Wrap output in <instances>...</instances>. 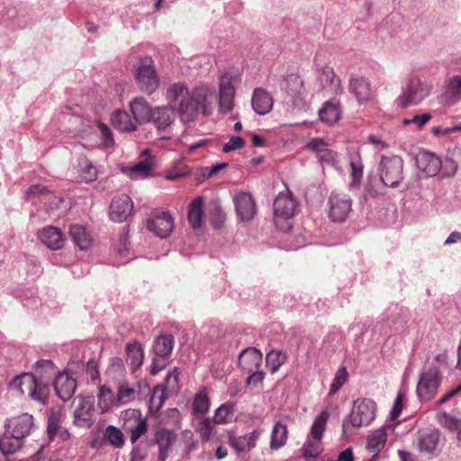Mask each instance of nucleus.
<instances>
[{"instance_id":"9d476101","label":"nucleus","mask_w":461,"mask_h":461,"mask_svg":"<svg viewBox=\"0 0 461 461\" xmlns=\"http://www.w3.org/2000/svg\"><path fill=\"white\" fill-rule=\"evenodd\" d=\"M282 88L291 98L294 107L303 108L305 102V89L303 80L296 74H290L285 78Z\"/></svg>"},{"instance_id":"393cba45","label":"nucleus","mask_w":461,"mask_h":461,"mask_svg":"<svg viewBox=\"0 0 461 461\" xmlns=\"http://www.w3.org/2000/svg\"><path fill=\"white\" fill-rule=\"evenodd\" d=\"M150 120L158 130H164L170 126L175 120L174 108L157 107L153 110Z\"/></svg>"},{"instance_id":"1a4fd4ad","label":"nucleus","mask_w":461,"mask_h":461,"mask_svg":"<svg viewBox=\"0 0 461 461\" xmlns=\"http://www.w3.org/2000/svg\"><path fill=\"white\" fill-rule=\"evenodd\" d=\"M147 228L156 236L166 239L174 229V220L170 213L163 211L154 212L147 222Z\"/></svg>"},{"instance_id":"e2e57ef3","label":"nucleus","mask_w":461,"mask_h":461,"mask_svg":"<svg viewBox=\"0 0 461 461\" xmlns=\"http://www.w3.org/2000/svg\"><path fill=\"white\" fill-rule=\"evenodd\" d=\"M403 394L402 393H398L391 411V417L393 420H396L400 416L403 407Z\"/></svg>"},{"instance_id":"2f4dec72","label":"nucleus","mask_w":461,"mask_h":461,"mask_svg":"<svg viewBox=\"0 0 461 461\" xmlns=\"http://www.w3.org/2000/svg\"><path fill=\"white\" fill-rule=\"evenodd\" d=\"M174 346L172 335L159 336L154 342L153 351L156 357L166 358L170 356Z\"/></svg>"},{"instance_id":"f8f14e48","label":"nucleus","mask_w":461,"mask_h":461,"mask_svg":"<svg viewBox=\"0 0 461 461\" xmlns=\"http://www.w3.org/2000/svg\"><path fill=\"white\" fill-rule=\"evenodd\" d=\"M154 170L155 159L154 157L149 155L133 166L122 167V172L131 179H143L151 177L154 176Z\"/></svg>"},{"instance_id":"f03ea898","label":"nucleus","mask_w":461,"mask_h":461,"mask_svg":"<svg viewBox=\"0 0 461 461\" xmlns=\"http://www.w3.org/2000/svg\"><path fill=\"white\" fill-rule=\"evenodd\" d=\"M10 386L14 389H19L21 393L27 394L32 400L41 404H46L48 401L50 394L49 385L42 381H39L31 373H23L14 377L11 381Z\"/></svg>"},{"instance_id":"c9c22d12","label":"nucleus","mask_w":461,"mask_h":461,"mask_svg":"<svg viewBox=\"0 0 461 461\" xmlns=\"http://www.w3.org/2000/svg\"><path fill=\"white\" fill-rule=\"evenodd\" d=\"M203 203H189L187 219L190 226L194 230H198L202 227L203 220Z\"/></svg>"},{"instance_id":"473e14b6","label":"nucleus","mask_w":461,"mask_h":461,"mask_svg":"<svg viewBox=\"0 0 461 461\" xmlns=\"http://www.w3.org/2000/svg\"><path fill=\"white\" fill-rule=\"evenodd\" d=\"M133 211V203H111L109 216L113 221L122 222L128 220Z\"/></svg>"},{"instance_id":"4468645a","label":"nucleus","mask_w":461,"mask_h":461,"mask_svg":"<svg viewBox=\"0 0 461 461\" xmlns=\"http://www.w3.org/2000/svg\"><path fill=\"white\" fill-rule=\"evenodd\" d=\"M418 168L427 176H435L441 169V159L431 152H420L416 157Z\"/></svg>"},{"instance_id":"a19ab883","label":"nucleus","mask_w":461,"mask_h":461,"mask_svg":"<svg viewBox=\"0 0 461 461\" xmlns=\"http://www.w3.org/2000/svg\"><path fill=\"white\" fill-rule=\"evenodd\" d=\"M286 358V355L284 352L271 350L267 355L266 362L271 373H276L279 367L285 363Z\"/></svg>"},{"instance_id":"5701e85b","label":"nucleus","mask_w":461,"mask_h":461,"mask_svg":"<svg viewBox=\"0 0 461 461\" xmlns=\"http://www.w3.org/2000/svg\"><path fill=\"white\" fill-rule=\"evenodd\" d=\"M130 108L135 122L143 123L150 121L153 111L143 97L134 98L130 104Z\"/></svg>"},{"instance_id":"7ed1b4c3","label":"nucleus","mask_w":461,"mask_h":461,"mask_svg":"<svg viewBox=\"0 0 461 461\" xmlns=\"http://www.w3.org/2000/svg\"><path fill=\"white\" fill-rule=\"evenodd\" d=\"M376 403L372 399L362 398L354 402L350 415L343 421V430L348 426L359 428L369 425L375 419Z\"/></svg>"},{"instance_id":"de8ad7c7","label":"nucleus","mask_w":461,"mask_h":461,"mask_svg":"<svg viewBox=\"0 0 461 461\" xmlns=\"http://www.w3.org/2000/svg\"><path fill=\"white\" fill-rule=\"evenodd\" d=\"M256 203H236L238 216L243 221H251L256 214Z\"/></svg>"},{"instance_id":"79ce46f5","label":"nucleus","mask_w":461,"mask_h":461,"mask_svg":"<svg viewBox=\"0 0 461 461\" xmlns=\"http://www.w3.org/2000/svg\"><path fill=\"white\" fill-rule=\"evenodd\" d=\"M351 203H331L329 211L330 218L333 221H343L350 211Z\"/></svg>"},{"instance_id":"603ef678","label":"nucleus","mask_w":461,"mask_h":461,"mask_svg":"<svg viewBox=\"0 0 461 461\" xmlns=\"http://www.w3.org/2000/svg\"><path fill=\"white\" fill-rule=\"evenodd\" d=\"M148 429L146 419L140 416L137 420V424L130 429L131 442L135 443L141 436H143Z\"/></svg>"},{"instance_id":"423d86ee","label":"nucleus","mask_w":461,"mask_h":461,"mask_svg":"<svg viewBox=\"0 0 461 461\" xmlns=\"http://www.w3.org/2000/svg\"><path fill=\"white\" fill-rule=\"evenodd\" d=\"M429 95V89L421 80L416 77L410 78L406 90L396 99L401 108L416 105Z\"/></svg>"},{"instance_id":"39448f33","label":"nucleus","mask_w":461,"mask_h":461,"mask_svg":"<svg viewBox=\"0 0 461 461\" xmlns=\"http://www.w3.org/2000/svg\"><path fill=\"white\" fill-rule=\"evenodd\" d=\"M380 179L384 185L395 187L402 180L403 160L399 156H384L379 164Z\"/></svg>"},{"instance_id":"ddd939ff","label":"nucleus","mask_w":461,"mask_h":461,"mask_svg":"<svg viewBox=\"0 0 461 461\" xmlns=\"http://www.w3.org/2000/svg\"><path fill=\"white\" fill-rule=\"evenodd\" d=\"M235 90L231 84L230 77L227 74L220 78L219 110L221 113H228L233 107Z\"/></svg>"},{"instance_id":"20e7f679","label":"nucleus","mask_w":461,"mask_h":461,"mask_svg":"<svg viewBox=\"0 0 461 461\" xmlns=\"http://www.w3.org/2000/svg\"><path fill=\"white\" fill-rule=\"evenodd\" d=\"M136 82L141 92L151 95L156 91L159 84L154 61L150 57L140 59L135 72Z\"/></svg>"},{"instance_id":"864d4df0","label":"nucleus","mask_w":461,"mask_h":461,"mask_svg":"<svg viewBox=\"0 0 461 461\" xmlns=\"http://www.w3.org/2000/svg\"><path fill=\"white\" fill-rule=\"evenodd\" d=\"M348 372H347V369L346 367H340L336 375H335V377L333 378L332 380V383L330 384V394H334L336 393L341 387L342 385L346 383L347 379H348Z\"/></svg>"},{"instance_id":"6e6552de","label":"nucleus","mask_w":461,"mask_h":461,"mask_svg":"<svg viewBox=\"0 0 461 461\" xmlns=\"http://www.w3.org/2000/svg\"><path fill=\"white\" fill-rule=\"evenodd\" d=\"M75 407L74 423L77 427L90 428L93 423L94 400L92 397L77 396L73 401Z\"/></svg>"},{"instance_id":"c756f323","label":"nucleus","mask_w":461,"mask_h":461,"mask_svg":"<svg viewBox=\"0 0 461 461\" xmlns=\"http://www.w3.org/2000/svg\"><path fill=\"white\" fill-rule=\"evenodd\" d=\"M321 80L330 90L336 95L342 93L340 78L335 74V71L330 67H323L321 69Z\"/></svg>"},{"instance_id":"0e129e2a","label":"nucleus","mask_w":461,"mask_h":461,"mask_svg":"<svg viewBox=\"0 0 461 461\" xmlns=\"http://www.w3.org/2000/svg\"><path fill=\"white\" fill-rule=\"evenodd\" d=\"M249 375L247 377L246 384L247 385H258L261 384L265 377V373L260 371L259 369L255 372L249 373Z\"/></svg>"},{"instance_id":"4d7b16f0","label":"nucleus","mask_w":461,"mask_h":461,"mask_svg":"<svg viewBox=\"0 0 461 461\" xmlns=\"http://www.w3.org/2000/svg\"><path fill=\"white\" fill-rule=\"evenodd\" d=\"M98 128L101 132L102 144L104 145V148L113 147L114 145V140H113V134H112V131L109 129V127L103 122H99Z\"/></svg>"},{"instance_id":"aec40b11","label":"nucleus","mask_w":461,"mask_h":461,"mask_svg":"<svg viewBox=\"0 0 461 461\" xmlns=\"http://www.w3.org/2000/svg\"><path fill=\"white\" fill-rule=\"evenodd\" d=\"M439 441V432L434 429H425L419 431L418 446L420 452L432 454Z\"/></svg>"},{"instance_id":"774afa93","label":"nucleus","mask_w":461,"mask_h":461,"mask_svg":"<svg viewBox=\"0 0 461 461\" xmlns=\"http://www.w3.org/2000/svg\"><path fill=\"white\" fill-rule=\"evenodd\" d=\"M178 375L179 373L176 368L167 375L166 378V385L167 388L173 391L178 387Z\"/></svg>"},{"instance_id":"9b49d317","label":"nucleus","mask_w":461,"mask_h":461,"mask_svg":"<svg viewBox=\"0 0 461 461\" xmlns=\"http://www.w3.org/2000/svg\"><path fill=\"white\" fill-rule=\"evenodd\" d=\"M348 89L359 104H366L373 99L371 84L362 76L351 75L348 81Z\"/></svg>"},{"instance_id":"2eb2a0df","label":"nucleus","mask_w":461,"mask_h":461,"mask_svg":"<svg viewBox=\"0 0 461 461\" xmlns=\"http://www.w3.org/2000/svg\"><path fill=\"white\" fill-rule=\"evenodd\" d=\"M262 353L256 348H248L239 356V366L246 373L255 372L262 365Z\"/></svg>"},{"instance_id":"09e8293b","label":"nucleus","mask_w":461,"mask_h":461,"mask_svg":"<svg viewBox=\"0 0 461 461\" xmlns=\"http://www.w3.org/2000/svg\"><path fill=\"white\" fill-rule=\"evenodd\" d=\"M80 167L82 171L81 178L85 182L89 183L96 179L97 170L90 161H88L87 159H83L80 162Z\"/></svg>"},{"instance_id":"7c9ffc66","label":"nucleus","mask_w":461,"mask_h":461,"mask_svg":"<svg viewBox=\"0 0 461 461\" xmlns=\"http://www.w3.org/2000/svg\"><path fill=\"white\" fill-rule=\"evenodd\" d=\"M341 111L339 104L326 102L319 111V116L321 122L328 124H333L340 119Z\"/></svg>"},{"instance_id":"0eeeda50","label":"nucleus","mask_w":461,"mask_h":461,"mask_svg":"<svg viewBox=\"0 0 461 461\" xmlns=\"http://www.w3.org/2000/svg\"><path fill=\"white\" fill-rule=\"evenodd\" d=\"M441 381L439 371L437 367H429L424 371L419 379L417 394L420 401L427 402L434 398Z\"/></svg>"},{"instance_id":"72a5a7b5","label":"nucleus","mask_w":461,"mask_h":461,"mask_svg":"<svg viewBox=\"0 0 461 461\" xmlns=\"http://www.w3.org/2000/svg\"><path fill=\"white\" fill-rule=\"evenodd\" d=\"M63 416V410L60 407L52 408L48 412L47 431L50 438H54L60 430Z\"/></svg>"},{"instance_id":"58836bf2","label":"nucleus","mask_w":461,"mask_h":461,"mask_svg":"<svg viewBox=\"0 0 461 461\" xmlns=\"http://www.w3.org/2000/svg\"><path fill=\"white\" fill-rule=\"evenodd\" d=\"M330 414L327 411H322L314 420L312 429L311 437L316 439H321L322 434L326 429L327 420Z\"/></svg>"},{"instance_id":"6ab92c4d","label":"nucleus","mask_w":461,"mask_h":461,"mask_svg":"<svg viewBox=\"0 0 461 461\" xmlns=\"http://www.w3.org/2000/svg\"><path fill=\"white\" fill-rule=\"evenodd\" d=\"M9 427L13 436L23 438L31 433L33 428V417L29 413L14 417L11 420Z\"/></svg>"},{"instance_id":"052dcab7","label":"nucleus","mask_w":461,"mask_h":461,"mask_svg":"<svg viewBox=\"0 0 461 461\" xmlns=\"http://www.w3.org/2000/svg\"><path fill=\"white\" fill-rule=\"evenodd\" d=\"M212 430V425L209 418L199 422L197 431L203 440H208Z\"/></svg>"},{"instance_id":"8fccbe9b","label":"nucleus","mask_w":461,"mask_h":461,"mask_svg":"<svg viewBox=\"0 0 461 461\" xmlns=\"http://www.w3.org/2000/svg\"><path fill=\"white\" fill-rule=\"evenodd\" d=\"M446 95L450 99L461 98V76H456L449 80Z\"/></svg>"},{"instance_id":"37998d69","label":"nucleus","mask_w":461,"mask_h":461,"mask_svg":"<svg viewBox=\"0 0 461 461\" xmlns=\"http://www.w3.org/2000/svg\"><path fill=\"white\" fill-rule=\"evenodd\" d=\"M322 451L321 439L308 438L303 445V453L306 458H316Z\"/></svg>"},{"instance_id":"c85d7f7f","label":"nucleus","mask_w":461,"mask_h":461,"mask_svg":"<svg viewBox=\"0 0 461 461\" xmlns=\"http://www.w3.org/2000/svg\"><path fill=\"white\" fill-rule=\"evenodd\" d=\"M127 361L131 366V370L134 372L140 368L143 363V348L140 344L137 341H131L126 345Z\"/></svg>"},{"instance_id":"49530a36","label":"nucleus","mask_w":461,"mask_h":461,"mask_svg":"<svg viewBox=\"0 0 461 461\" xmlns=\"http://www.w3.org/2000/svg\"><path fill=\"white\" fill-rule=\"evenodd\" d=\"M438 420L440 425L450 430L458 431L461 429V418H456L447 412H443L438 415Z\"/></svg>"},{"instance_id":"3c124183","label":"nucleus","mask_w":461,"mask_h":461,"mask_svg":"<svg viewBox=\"0 0 461 461\" xmlns=\"http://www.w3.org/2000/svg\"><path fill=\"white\" fill-rule=\"evenodd\" d=\"M166 395L162 386L158 385L153 389L152 395L149 400V408L150 410H154L155 411H158L164 401Z\"/></svg>"},{"instance_id":"f257e3e1","label":"nucleus","mask_w":461,"mask_h":461,"mask_svg":"<svg viewBox=\"0 0 461 461\" xmlns=\"http://www.w3.org/2000/svg\"><path fill=\"white\" fill-rule=\"evenodd\" d=\"M213 97V92L207 87H196L189 91L181 83L171 85L167 91L171 107L178 111L181 121L185 123L194 122L200 113L210 115Z\"/></svg>"},{"instance_id":"a211bd4d","label":"nucleus","mask_w":461,"mask_h":461,"mask_svg":"<svg viewBox=\"0 0 461 461\" xmlns=\"http://www.w3.org/2000/svg\"><path fill=\"white\" fill-rule=\"evenodd\" d=\"M274 221L277 228L286 230L291 228L288 220L294 215L295 203H273Z\"/></svg>"},{"instance_id":"a878e982","label":"nucleus","mask_w":461,"mask_h":461,"mask_svg":"<svg viewBox=\"0 0 461 461\" xmlns=\"http://www.w3.org/2000/svg\"><path fill=\"white\" fill-rule=\"evenodd\" d=\"M259 437V432L253 430L244 436L231 437L230 439V446L238 452H249L256 446V441Z\"/></svg>"},{"instance_id":"412c9836","label":"nucleus","mask_w":461,"mask_h":461,"mask_svg":"<svg viewBox=\"0 0 461 461\" xmlns=\"http://www.w3.org/2000/svg\"><path fill=\"white\" fill-rule=\"evenodd\" d=\"M272 96L263 88H256L253 92L251 104L254 111L260 115L268 113L273 107Z\"/></svg>"},{"instance_id":"dca6fc26","label":"nucleus","mask_w":461,"mask_h":461,"mask_svg":"<svg viewBox=\"0 0 461 461\" xmlns=\"http://www.w3.org/2000/svg\"><path fill=\"white\" fill-rule=\"evenodd\" d=\"M41 241L52 250L60 249L64 244V235L62 231L53 226H47L38 232Z\"/></svg>"},{"instance_id":"69168bd1","label":"nucleus","mask_w":461,"mask_h":461,"mask_svg":"<svg viewBox=\"0 0 461 461\" xmlns=\"http://www.w3.org/2000/svg\"><path fill=\"white\" fill-rule=\"evenodd\" d=\"M431 119L430 113H422L420 115H415L411 120H404V124L415 123L419 129L424 126Z\"/></svg>"},{"instance_id":"f704fd0d","label":"nucleus","mask_w":461,"mask_h":461,"mask_svg":"<svg viewBox=\"0 0 461 461\" xmlns=\"http://www.w3.org/2000/svg\"><path fill=\"white\" fill-rule=\"evenodd\" d=\"M287 435V426L281 421H277L272 430L270 447L272 449H278L283 447L286 443Z\"/></svg>"},{"instance_id":"bf43d9fd","label":"nucleus","mask_w":461,"mask_h":461,"mask_svg":"<svg viewBox=\"0 0 461 461\" xmlns=\"http://www.w3.org/2000/svg\"><path fill=\"white\" fill-rule=\"evenodd\" d=\"M327 147V142L321 138H313L306 144V149L316 153V155L322 152Z\"/></svg>"},{"instance_id":"e433bc0d","label":"nucleus","mask_w":461,"mask_h":461,"mask_svg":"<svg viewBox=\"0 0 461 461\" xmlns=\"http://www.w3.org/2000/svg\"><path fill=\"white\" fill-rule=\"evenodd\" d=\"M135 398V390L131 387L128 382H122L117 389V395L113 399L114 405L125 404Z\"/></svg>"},{"instance_id":"cd10ccee","label":"nucleus","mask_w":461,"mask_h":461,"mask_svg":"<svg viewBox=\"0 0 461 461\" xmlns=\"http://www.w3.org/2000/svg\"><path fill=\"white\" fill-rule=\"evenodd\" d=\"M192 175L191 167L182 159L174 164L165 171L164 177L167 181H176Z\"/></svg>"},{"instance_id":"13d9d810","label":"nucleus","mask_w":461,"mask_h":461,"mask_svg":"<svg viewBox=\"0 0 461 461\" xmlns=\"http://www.w3.org/2000/svg\"><path fill=\"white\" fill-rule=\"evenodd\" d=\"M245 146V140L240 136H232L230 140L225 143L222 147L224 153L230 152L232 150L240 149Z\"/></svg>"},{"instance_id":"c03bdc74","label":"nucleus","mask_w":461,"mask_h":461,"mask_svg":"<svg viewBox=\"0 0 461 461\" xmlns=\"http://www.w3.org/2000/svg\"><path fill=\"white\" fill-rule=\"evenodd\" d=\"M52 191L42 185H33L25 193V199H50Z\"/></svg>"},{"instance_id":"b1692460","label":"nucleus","mask_w":461,"mask_h":461,"mask_svg":"<svg viewBox=\"0 0 461 461\" xmlns=\"http://www.w3.org/2000/svg\"><path fill=\"white\" fill-rule=\"evenodd\" d=\"M155 440L158 446V461H166L168 456V451L172 446L175 436L167 429H159L155 434Z\"/></svg>"},{"instance_id":"f3484780","label":"nucleus","mask_w":461,"mask_h":461,"mask_svg":"<svg viewBox=\"0 0 461 461\" xmlns=\"http://www.w3.org/2000/svg\"><path fill=\"white\" fill-rule=\"evenodd\" d=\"M77 388L76 380L68 373L59 374L54 381V389L62 401L69 400Z\"/></svg>"},{"instance_id":"4c0bfd02","label":"nucleus","mask_w":461,"mask_h":461,"mask_svg":"<svg viewBox=\"0 0 461 461\" xmlns=\"http://www.w3.org/2000/svg\"><path fill=\"white\" fill-rule=\"evenodd\" d=\"M210 407V401L208 393L205 389L199 391L194 399L192 409L195 414L203 415L207 412Z\"/></svg>"},{"instance_id":"4be33fe9","label":"nucleus","mask_w":461,"mask_h":461,"mask_svg":"<svg viewBox=\"0 0 461 461\" xmlns=\"http://www.w3.org/2000/svg\"><path fill=\"white\" fill-rule=\"evenodd\" d=\"M69 236L80 250L88 249L94 242L91 233L85 226L79 224H74L69 227Z\"/></svg>"},{"instance_id":"5fc2aeb1","label":"nucleus","mask_w":461,"mask_h":461,"mask_svg":"<svg viewBox=\"0 0 461 461\" xmlns=\"http://www.w3.org/2000/svg\"><path fill=\"white\" fill-rule=\"evenodd\" d=\"M232 412V405L230 403L221 404L214 412L213 422L223 424L228 422L229 416Z\"/></svg>"},{"instance_id":"338daca9","label":"nucleus","mask_w":461,"mask_h":461,"mask_svg":"<svg viewBox=\"0 0 461 461\" xmlns=\"http://www.w3.org/2000/svg\"><path fill=\"white\" fill-rule=\"evenodd\" d=\"M317 158L322 164H331L336 159V153L327 147L322 152L317 155Z\"/></svg>"},{"instance_id":"680f3d73","label":"nucleus","mask_w":461,"mask_h":461,"mask_svg":"<svg viewBox=\"0 0 461 461\" xmlns=\"http://www.w3.org/2000/svg\"><path fill=\"white\" fill-rule=\"evenodd\" d=\"M210 221H211L212 226L214 229L220 230L222 228L223 223L225 221V215L223 214V212L218 206L214 207L213 214L212 215Z\"/></svg>"},{"instance_id":"a18cd8bd","label":"nucleus","mask_w":461,"mask_h":461,"mask_svg":"<svg viewBox=\"0 0 461 461\" xmlns=\"http://www.w3.org/2000/svg\"><path fill=\"white\" fill-rule=\"evenodd\" d=\"M104 438L115 447H121L124 444V438L122 431L113 426H108L106 428Z\"/></svg>"},{"instance_id":"bb28decb","label":"nucleus","mask_w":461,"mask_h":461,"mask_svg":"<svg viewBox=\"0 0 461 461\" xmlns=\"http://www.w3.org/2000/svg\"><path fill=\"white\" fill-rule=\"evenodd\" d=\"M111 123L120 131L131 132L137 129L129 113L122 110H116L111 114Z\"/></svg>"},{"instance_id":"6e6d98bb","label":"nucleus","mask_w":461,"mask_h":461,"mask_svg":"<svg viewBox=\"0 0 461 461\" xmlns=\"http://www.w3.org/2000/svg\"><path fill=\"white\" fill-rule=\"evenodd\" d=\"M115 397L113 394V392L110 388L103 385L99 389V404L104 409H108L111 405H114Z\"/></svg>"},{"instance_id":"ea45409f","label":"nucleus","mask_w":461,"mask_h":461,"mask_svg":"<svg viewBox=\"0 0 461 461\" xmlns=\"http://www.w3.org/2000/svg\"><path fill=\"white\" fill-rule=\"evenodd\" d=\"M22 439L13 436V432H11V436L0 438V450L5 455L14 453L21 448Z\"/></svg>"}]
</instances>
